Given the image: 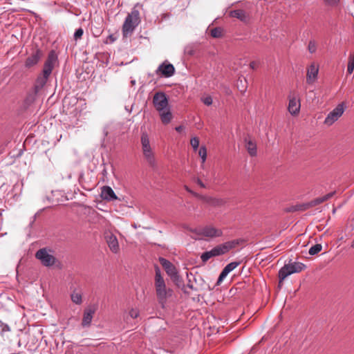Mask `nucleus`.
Masks as SVG:
<instances>
[{"label": "nucleus", "mask_w": 354, "mask_h": 354, "mask_svg": "<svg viewBox=\"0 0 354 354\" xmlns=\"http://www.w3.org/2000/svg\"><path fill=\"white\" fill-rule=\"evenodd\" d=\"M53 68H44L43 74L39 76L35 84L36 91L40 90L46 83L48 76L52 73Z\"/></svg>", "instance_id": "ddd939ff"}, {"label": "nucleus", "mask_w": 354, "mask_h": 354, "mask_svg": "<svg viewBox=\"0 0 354 354\" xmlns=\"http://www.w3.org/2000/svg\"><path fill=\"white\" fill-rule=\"evenodd\" d=\"M201 101L207 106L212 105L213 102V100L209 95L202 97Z\"/></svg>", "instance_id": "72a5a7b5"}, {"label": "nucleus", "mask_w": 354, "mask_h": 354, "mask_svg": "<svg viewBox=\"0 0 354 354\" xmlns=\"http://www.w3.org/2000/svg\"><path fill=\"white\" fill-rule=\"evenodd\" d=\"M140 23V12L134 7L125 18L122 25V31L123 37H128L131 36Z\"/></svg>", "instance_id": "7ed1b4c3"}, {"label": "nucleus", "mask_w": 354, "mask_h": 354, "mask_svg": "<svg viewBox=\"0 0 354 354\" xmlns=\"http://www.w3.org/2000/svg\"><path fill=\"white\" fill-rule=\"evenodd\" d=\"M102 174L103 176H106L107 174V171H106V169H104L103 171H102Z\"/></svg>", "instance_id": "49530a36"}, {"label": "nucleus", "mask_w": 354, "mask_h": 354, "mask_svg": "<svg viewBox=\"0 0 354 354\" xmlns=\"http://www.w3.org/2000/svg\"><path fill=\"white\" fill-rule=\"evenodd\" d=\"M185 189L187 192H189V193H192V194H194V196H198L196 193L193 192L191 189H189L187 187H185Z\"/></svg>", "instance_id": "a18cd8bd"}, {"label": "nucleus", "mask_w": 354, "mask_h": 354, "mask_svg": "<svg viewBox=\"0 0 354 354\" xmlns=\"http://www.w3.org/2000/svg\"><path fill=\"white\" fill-rule=\"evenodd\" d=\"M319 73V68H308L307 71L306 81L308 84L315 82Z\"/></svg>", "instance_id": "412c9836"}, {"label": "nucleus", "mask_w": 354, "mask_h": 354, "mask_svg": "<svg viewBox=\"0 0 354 354\" xmlns=\"http://www.w3.org/2000/svg\"><path fill=\"white\" fill-rule=\"evenodd\" d=\"M213 257H214V255H213L212 250H211L203 253L201 256V259L203 262H206Z\"/></svg>", "instance_id": "cd10ccee"}, {"label": "nucleus", "mask_w": 354, "mask_h": 354, "mask_svg": "<svg viewBox=\"0 0 354 354\" xmlns=\"http://www.w3.org/2000/svg\"><path fill=\"white\" fill-rule=\"evenodd\" d=\"M159 261L165 269L167 275L174 283H178L181 281V278L178 274L177 269L169 260L163 257H160L159 258Z\"/></svg>", "instance_id": "0eeeda50"}, {"label": "nucleus", "mask_w": 354, "mask_h": 354, "mask_svg": "<svg viewBox=\"0 0 354 354\" xmlns=\"http://www.w3.org/2000/svg\"><path fill=\"white\" fill-rule=\"evenodd\" d=\"M335 193V192H330V193L326 194L324 196H321V197L315 198L306 204L295 206L292 207V211L306 210V209H308L309 207L316 206L319 204H321V203L328 201L330 198H332L334 196Z\"/></svg>", "instance_id": "9b49d317"}, {"label": "nucleus", "mask_w": 354, "mask_h": 354, "mask_svg": "<svg viewBox=\"0 0 354 354\" xmlns=\"http://www.w3.org/2000/svg\"><path fill=\"white\" fill-rule=\"evenodd\" d=\"M35 257L39 259L42 265L50 267L55 263L56 258L50 254L46 248L39 249L35 254Z\"/></svg>", "instance_id": "9d476101"}, {"label": "nucleus", "mask_w": 354, "mask_h": 354, "mask_svg": "<svg viewBox=\"0 0 354 354\" xmlns=\"http://www.w3.org/2000/svg\"><path fill=\"white\" fill-rule=\"evenodd\" d=\"M185 53H187V54H189V55H192V53H193V50L191 49V48H190V47H187V48H185Z\"/></svg>", "instance_id": "79ce46f5"}, {"label": "nucleus", "mask_w": 354, "mask_h": 354, "mask_svg": "<svg viewBox=\"0 0 354 354\" xmlns=\"http://www.w3.org/2000/svg\"><path fill=\"white\" fill-rule=\"evenodd\" d=\"M139 315L140 312L138 308H131L129 312V315L133 319L138 317Z\"/></svg>", "instance_id": "2f4dec72"}, {"label": "nucleus", "mask_w": 354, "mask_h": 354, "mask_svg": "<svg viewBox=\"0 0 354 354\" xmlns=\"http://www.w3.org/2000/svg\"><path fill=\"white\" fill-rule=\"evenodd\" d=\"M347 66H354V55L350 57Z\"/></svg>", "instance_id": "a19ab883"}, {"label": "nucleus", "mask_w": 354, "mask_h": 354, "mask_svg": "<svg viewBox=\"0 0 354 354\" xmlns=\"http://www.w3.org/2000/svg\"><path fill=\"white\" fill-rule=\"evenodd\" d=\"M176 131H178V132H180L181 131H183V127L180 125V126H178L175 128Z\"/></svg>", "instance_id": "37998d69"}, {"label": "nucleus", "mask_w": 354, "mask_h": 354, "mask_svg": "<svg viewBox=\"0 0 354 354\" xmlns=\"http://www.w3.org/2000/svg\"><path fill=\"white\" fill-rule=\"evenodd\" d=\"M59 53V50L57 47L50 50L48 54V57L44 66H55L56 65H58Z\"/></svg>", "instance_id": "2eb2a0df"}, {"label": "nucleus", "mask_w": 354, "mask_h": 354, "mask_svg": "<svg viewBox=\"0 0 354 354\" xmlns=\"http://www.w3.org/2000/svg\"><path fill=\"white\" fill-rule=\"evenodd\" d=\"M324 3L328 6H336L339 2V0H324Z\"/></svg>", "instance_id": "e433bc0d"}, {"label": "nucleus", "mask_w": 354, "mask_h": 354, "mask_svg": "<svg viewBox=\"0 0 354 354\" xmlns=\"http://www.w3.org/2000/svg\"><path fill=\"white\" fill-rule=\"evenodd\" d=\"M308 49L310 53H314L316 52L317 44L315 41H310L308 46Z\"/></svg>", "instance_id": "7c9ffc66"}, {"label": "nucleus", "mask_w": 354, "mask_h": 354, "mask_svg": "<svg viewBox=\"0 0 354 354\" xmlns=\"http://www.w3.org/2000/svg\"><path fill=\"white\" fill-rule=\"evenodd\" d=\"M106 243L109 248L113 253H118L120 250L118 241L115 236L111 234L106 236Z\"/></svg>", "instance_id": "aec40b11"}, {"label": "nucleus", "mask_w": 354, "mask_h": 354, "mask_svg": "<svg viewBox=\"0 0 354 354\" xmlns=\"http://www.w3.org/2000/svg\"><path fill=\"white\" fill-rule=\"evenodd\" d=\"M175 68H158L156 71L157 75L164 77H169L174 74Z\"/></svg>", "instance_id": "4be33fe9"}, {"label": "nucleus", "mask_w": 354, "mask_h": 354, "mask_svg": "<svg viewBox=\"0 0 354 354\" xmlns=\"http://www.w3.org/2000/svg\"><path fill=\"white\" fill-rule=\"evenodd\" d=\"M0 327H1V331L3 333L10 331V326L7 324L2 322L1 320H0Z\"/></svg>", "instance_id": "c9c22d12"}, {"label": "nucleus", "mask_w": 354, "mask_h": 354, "mask_svg": "<svg viewBox=\"0 0 354 354\" xmlns=\"http://www.w3.org/2000/svg\"><path fill=\"white\" fill-rule=\"evenodd\" d=\"M153 104L158 111L163 124H169L172 119V113L169 107L168 98L163 92H157L153 97Z\"/></svg>", "instance_id": "f257e3e1"}, {"label": "nucleus", "mask_w": 354, "mask_h": 354, "mask_svg": "<svg viewBox=\"0 0 354 354\" xmlns=\"http://www.w3.org/2000/svg\"><path fill=\"white\" fill-rule=\"evenodd\" d=\"M71 297L72 301L73 303H75V304L80 305L82 302V294L80 292L74 291L71 294Z\"/></svg>", "instance_id": "393cba45"}, {"label": "nucleus", "mask_w": 354, "mask_h": 354, "mask_svg": "<svg viewBox=\"0 0 354 354\" xmlns=\"http://www.w3.org/2000/svg\"><path fill=\"white\" fill-rule=\"evenodd\" d=\"M155 290L158 301L162 308H165L167 299L171 297L173 290L167 288L165 281L161 275V271L158 266L155 268Z\"/></svg>", "instance_id": "f03ea898"}, {"label": "nucleus", "mask_w": 354, "mask_h": 354, "mask_svg": "<svg viewBox=\"0 0 354 354\" xmlns=\"http://www.w3.org/2000/svg\"><path fill=\"white\" fill-rule=\"evenodd\" d=\"M230 17L243 20L245 17V12L242 10H232L230 13Z\"/></svg>", "instance_id": "b1692460"}, {"label": "nucleus", "mask_w": 354, "mask_h": 354, "mask_svg": "<svg viewBox=\"0 0 354 354\" xmlns=\"http://www.w3.org/2000/svg\"><path fill=\"white\" fill-rule=\"evenodd\" d=\"M198 185H199L201 188H209V183H204L202 180L199 178H197L195 180Z\"/></svg>", "instance_id": "f704fd0d"}, {"label": "nucleus", "mask_w": 354, "mask_h": 354, "mask_svg": "<svg viewBox=\"0 0 354 354\" xmlns=\"http://www.w3.org/2000/svg\"><path fill=\"white\" fill-rule=\"evenodd\" d=\"M199 234L207 237L214 238L221 236L223 232L221 230L216 229L212 226H206L201 230Z\"/></svg>", "instance_id": "4468645a"}, {"label": "nucleus", "mask_w": 354, "mask_h": 354, "mask_svg": "<svg viewBox=\"0 0 354 354\" xmlns=\"http://www.w3.org/2000/svg\"><path fill=\"white\" fill-rule=\"evenodd\" d=\"M254 65H255V63H254V62H250V63L249 64V66H250V67L254 66Z\"/></svg>", "instance_id": "de8ad7c7"}, {"label": "nucleus", "mask_w": 354, "mask_h": 354, "mask_svg": "<svg viewBox=\"0 0 354 354\" xmlns=\"http://www.w3.org/2000/svg\"><path fill=\"white\" fill-rule=\"evenodd\" d=\"M100 196L104 200L107 201H111L118 199V197L115 195L114 191L109 186H104L102 187Z\"/></svg>", "instance_id": "f3484780"}, {"label": "nucleus", "mask_w": 354, "mask_h": 354, "mask_svg": "<svg viewBox=\"0 0 354 354\" xmlns=\"http://www.w3.org/2000/svg\"><path fill=\"white\" fill-rule=\"evenodd\" d=\"M201 198L207 204L212 207H221L226 203L225 199L222 198L209 196H201Z\"/></svg>", "instance_id": "6ab92c4d"}, {"label": "nucleus", "mask_w": 354, "mask_h": 354, "mask_svg": "<svg viewBox=\"0 0 354 354\" xmlns=\"http://www.w3.org/2000/svg\"><path fill=\"white\" fill-rule=\"evenodd\" d=\"M198 155L201 158L202 163H205L207 158V149L205 146H201L198 151Z\"/></svg>", "instance_id": "bb28decb"}, {"label": "nucleus", "mask_w": 354, "mask_h": 354, "mask_svg": "<svg viewBox=\"0 0 354 354\" xmlns=\"http://www.w3.org/2000/svg\"><path fill=\"white\" fill-rule=\"evenodd\" d=\"M306 268V265L301 262H291L285 264L279 271V285L280 286L283 281L289 275L298 273Z\"/></svg>", "instance_id": "20e7f679"}, {"label": "nucleus", "mask_w": 354, "mask_h": 354, "mask_svg": "<svg viewBox=\"0 0 354 354\" xmlns=\"http://www.w3.org/2000/svg\"><path fill=\"white\" fill-rule=\"evenodd\" d=\"M222 35V29L221 28H214L211 30V36L214 38H218Z\"/></svg>", "instance_id": "c85d7f7f"}, {"label": "nucleus", "mask_w": 354, "mask_h": 354, "mask_svg": "<svg viewBox=\"0 0 354 354\" xmlns=\"http://www.w3.org/2000/svg\"><path fill=\"white\" fill-rule=\"evenodd\" d=\"M158 66H174L169 61L165 60L161 63Z\"/></svg>", "instance_id": "ea45409f"}, {"label": "nucleus", "mask_w": 354, "mask_h": 354, "mask_svg": "<svg viewBox=\"0 0 354 354\" xmlns=\"http://www.w3.org/2000/svg\"><path fill=\"white\" fill-rule=\"evenodd\" d=\"M243 239H238L227 241L222 244L216 245V247L212 249L213 252V255H214V257H217L224 254L229 252L230 250L235 248L236 247L243 243Z\"/></svg>", "instance_id": "423d86ee"}, {"label": "nucleus", "mask_w": 354, "mask_h": 354, "mask_svg": "<svg viewBox=\"0 0 354 354\" xmlns=\"http://www.w3.org/2000/svg\"><path fill=\"white\" fill-rule=\"evenodd\" d=\"M116 40V37L113 35H110L107 37L105 43L111 44L114 42Z\"/></svg>", "instance_id": "58836bf2"}, {"label": "nucleus", "mask_w": 354, "mask_h": 354, "mask_svg": "<svg viewBox=\"0 0 354 354\" xmlns=\"http://www.w3.org/2000/svg\"><path fill=\"white\" fill-rule=\"evenodd\" d=\"M239 262L236 261H233L228 263L221 272L217 281V283H220L230 272L234 270L239 265Z\"/></svg>", "instance_id": "a211bd4d"}, {"label": "nucleus", "mask_w": 354, "mask_h": 354, "mask_svg": "<svg viewBox=\"0 0 354 354\" xmlns=\"http://www.w3.org/2000/svg\"><path fill=\"white\" fill-rule=\"evenodd\" d=\"M83 33L84 30L82 28L77 29L74 33V39L76 41L80 39L83 35Z\"/></svg>", "instance_id": "473e14b6"}, {"label": "nucleus", "mask_w": 354, "mask_h": 354, "mask_svg": "<svg viewBox=\"0 0 354 354\" xmlns=\"http://www.w3.org/2000/svg\"><path fill=\"white\" fill-rule=\"evenodd\" d=\"M351 247L354 248V240L352 242Z\"/></svg>", "instance_id": "3c124183"}, {"label": "nucleus", "mask_w": 354, "mask_h": 354, "mask_svg": "<svg viewBox=\"0 0 354 354\" xmlns=\"http://www.w3.org/2000/svg\"><path fill=\"white\" fill-rule=\"evenodd\" d=\"M205 180L206 182H209L208 177H205Z\"/></svg>", "instance_id": "8fccbe9b"}, {"label": "nucleus", "mask_w": 354, "mask_h": 354, "mask_svg": "<svg viewBox=\"0 0 354 354\" xmlns=\"http://www.w3.org/2000/svg\"><path fill=\"white\" fill-rule=\"evenodd\" d=\"M322 249V245L319 243L315 244L311 246L309 249L308 253L310 255H315L318 254Z\"/></svg>", "instance_id": "a878e982"}, {"label": "nucleus", "mask_w": 354, "mask_h": 354, "mask_svg": "<svg viewBox=\"0 0 354 354\" xmlns=\"http://www.w3.org/2000/svg\"><path fill=\"white\" fill-rule=\"evenodd\" d=\"M239 82H240L241 83H242V80H239Z\"/></svg>", "instance_id": "603ef678"}, {"label": "nucleus", "mask_w": 354, "mask_h": 354, "mask_svg": "<svg viewBox=\"0 0 354 354\" xmlns=\"http://www.w3.org/2000/svg\"><path fill=\"white\" fill-rule=\"evenodd\" d=\"M189 276H193V274L191 273V272H187V277L189 278ZM187 286L190 288L191 290H196L190 280V279H188V282H187Z\"/></svg>", "instance_id": "4c0bfd02"}, {"label": "nucleus", "mask_w": 354, "mask_h": 354, "mask_svg": "<svg viewBox=\"0 0 354 354\" xmlns=\"http://www.w3.org/2000/svg\"><path fill=\"white\" fill-rule=\"evenodd\" d=\"M190 144L194 151H196L199 147V139L197 137H193L190 140Z\"/></svg>", "instance_id": "c756f323"}, {"label": "nucleus", "mask_w": 354, "mask_h": 354, "mask_svg": "<svg viewBox=\"0 0 354 354\" xmlns=\"http://www.w3.org/2000/svg\"><path fill=\"white\" fill-rule=\"evenodd\" d=\"M344 112V104H339L327 115L324 120V124L326 126H331L343 115Z\"/></svg>", "instance_id": "1a4fd4ad"}, {"label": "nucleus", "mask_w": 354, "mask_h": 354, "mask_svg": "<svg viewBox=\"0 0 354 354\" xmlns=\"http://www.w3.org/2000/svg\"><path fill=\"white\" fill-rule=\"evenodd\" d=\"M44 55V52L39 48L33 50L31 55L27 58L26 66H33L38 64L39 61Z\"/></svg>", "instance_id": "f8f14e48"}, {"label": "nucleus", "mask_w": 354, "mask_h": 354, "mask_svg": "<svg viewBox=\"0 0 354 354\" xmlns=\"http://www.w3.org/2000/svg\"><path fill=\"white\" fill-rule=\"evenodd\" d=\"M288 110L290 115L296 116L299 113L301 102L299 95L295 92H290L288 95Z\"/></svg>", "instance_id": "6e6552de"}, {"label": "nucleus", "mask_w": 354, "mask_h": 354, "mask_svg": "<svg viewBox=\"0 0 354 354\" xmlns=\"http://www.w3.org/2000/svg\"><path fill=\"white\" fill-rule=\"evenodd\" d=\"M142 150L143 153V156L147 160V163L151 166L154 167L156 165V158L154 156V153L152 150V148L150 145L149 138L148 134L146 132H142L141 134L140 138Z\"/></svg>", "instance_id": "39448f33"}, {"label": "nucleus", "mask_w": 354, "mask_h": 354, "mask_svg": "<svg viewBox=\"0 0 354 354\" xmlns=\"http://www.w3.org/2000/svg\"><path fill=\"white\" fill-rule=\"evenodd\" d=\"M246 149L251 156H255L257 153V145L252 140H246Z\"/></svg>", "instance_id": "5701e85b"}, {"label": "nucleus", "mask_w": 354, "mask_h": 354, "mask_svg": "<svg viewBox=\"0 0 354 354\" xmlns=\"http://www.w3.org/2000/svg\"><path fill=\"white\" fill-rule=\"evenodd\" d=\"M95 312V309L91 307L84 310L82 322V326L83 327H88L91 326Z\"/></svg>", "instance_id": "dca6fc26"}, {"label": "nucleus", "mask_w": 354, "mask_h": 354, "mask_svg": "<svg viewBox=\"0 0 354 354\" xmlns=\"http://www.w3.org/2000/svg\"><path fill=\"white\" fill-rule=\"evenodd\" d=\"M245 91H246V87H244V88H243L241 91L242 93H245Z\"/></svg>", "instance_id": "09e8293b"}, {"label": "nucleus", "mask_w": 354, "mask_h": 354, "mask_svg": "<svg viewBox=\"0 0 354 354\" xmlns=\"http://www.w3.org/2000/svg\"><path fill=\"white\" fill-rule=\"evenodd\" d=\"M354 68H347V74L351 75L353 72Z\"/></svg>", "instance_id": "c03bdc74"}]
</instances>
